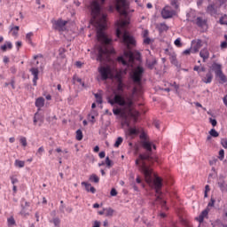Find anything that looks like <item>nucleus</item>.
I'll return each mask as SVG.
<instances>
[{
    "label": "nucleus",
    "instance_id": "1",
    "mask_svg": "<svg viewBox=\"0 0 227 227\" xmlns=\"http://www.w3.org/2000/svg\"><path fill=\"white\" fill-rule=\"evenodd\" d=\"M140 171L141 173H143L145 178V182L147 184H153L156 194H159L160 196V194H162V192L160 191L162 189V178L155 176V178L153 179V169H152V168H150V166H148L146 162L142 163V166L140 167Z\"/></svg>",
    "mask_w": 227,
    "mask_h": 227
},
{
    "label": "nucleus",
    "instance_id": "2",
    "mask_svg": "<svg viewBox=\"0 0 227 227\" xmlns=\"http://www.w3.org/2000/svg\"><path fill=\"white\" fill-rule=\"evenodd\" d=\"M107 20V14L103 13L101 15V18L99 19V22H101L102 24H99V27H101L100 29L98 30L97 32V37L98 42H101V43H103L104 45H111V43L113 42L112 38H109L106 33H104V27H106V22Z\"/></svg>",
    "mask_w": 227,
    "mask_h": 227
},
{
    "label": "nucleus",
    "instance_id": "3",
    "mask_svg": "<svg viewBox=\"0 0 227 227\" xmlns=\"http://www.w3.org/2000/svg\"><path fill=\"white\" fill-rule=\"evenodd\" d=\"M108 104L111 106H114V104H118V106H121V107H125L126 109H130L132 106H134V101H132V98H123L121 94H115L114 97V99H111V98H107Z\"/></svg>",
    "mask_w": 227,
    "mask_h": 227
},
{
    "label": "nucleus",
    "instance_id": "4",
    "mask_svg": "<svg viewBox=\"0 0 227 227\" xmlns=\"http://www.w3.org/2000/svg\"><path fill=\"white\" fill-rule=\"evenodd\" d=\"M142 146L146 153L139 154L140 160H148V162H153L154 159L152 157V147L153 150H157V146L152 144L150 141L144 140L142 141Z\"/></svg>",
    "mask_w": 227,
    "mask_h": 227
},
{
    "label": "nucleus",
    "instance_id": "5",
    "mask_svg": "<svg viewBox=\"0 0 227 227\" xmlns=\"http://www.w3.org/2000/svg\"><path fill=\"white\" fill-rule=\"evenodd\" d=\"M115 35H116L117 38H121V35H122V42H123V43H125V45H127V47H129L130 45L132 47H136V39L134 38V36L130 35V34H129V32L125 31L122 34L121 29H120V27H118V28H116Z\"/></svg>",
    "mask_w": 227,
    "mask_h": 227
},
{
    "label": "nucleus",
    "instance_id": "6",
    "mask_svg": "<svg viewBox=\"0 0 227 227\" xmlns=\"http://www.w3.org/2000/svg\"><path fill=\"white\" fill-rule=\"evenodd\" d=\"M111 54H113V51L107 49V47H99L98 53L97 56V61H111Z\"/></svg>",
    "mask_w": 227,
    "mask_h": 227
},
{
    "label": "nucleus",
    "instance_id": "7",
    "mask_svg": "<svg viewBox=\"0 0 227 227\" xmlns=\"http://www.w3.org/2000/svg\"><path fill=\"white\" fill-rule=\"evenodd\" d=\"M145 74V68L141 66H137L131 73L130 78L133 82L139 84L143 79V74Z\"/></svg>",
    "mask_w": 227,
    "mask_h": 227
},
{
    "label": "nucleus",
    "instance_id": "8",
    "mask_svg": "<svg viewBox=\"0 0 227 227\" xmlns=\"http://www.w3.org/2000/svg\"><path fill=\"white\" fill-rule=\"evenodd\" d=\"M98 72L101 76V81H107V79H113L114 75L113 74V69L109 66H101L98 68Z\"/></svg>",
    "mask_w": 227,
    "mask_h": 227
},
{
    "label": "nucleus",
    "instance_id": "9",
    "mask_svg": "<svg viewBox=\"0 0 227 227\" xmlns=\"http://www.w3.org/2000/svg\"><path fill=\"white\" fill-rule=\"evenodd\" d=\"M211 70L215 72L216 77H219L223 82H226V76L223 74L221 64L214 62L211 66Z\"/></svg>",
    "mask_w": 227,
    "mask_h": 227
},
{
    "label": "nucleus",
    "instance_id": "10",
    "mask_svg": "<svg viewBox=\"0 0 227 227\" xmlns=\"http://www.w3.org/2000/svg\"><path fill=\"white\" fill-rule=\"evenodd\" d=\"M91 15H92V19H94V20H97L100 15V4H98V2L94 1L91 4Z\"/></svg>",
    "mask_w": 227,
    "mask_h": 227
},
{
    "label": "nucleus",
    "instance_id": "11",
    "mask_svg": "<svg viewBox=\"0 0 227 227\" xmlns=\"http://www.w3.org/2000/svg\"><path fill=\"white\" fill-rule=\"evenodd\" d=\"M67 24H68V21L59 19L53 22V28L57 31H63V27H65Z\"/></svg>",
    "mask_w": 227,
    "mask_h": 227
},
{
    "label": "nucleus",
    "instance_id": "12",
    "mask_svg": "<svg viewBox=\"0 0 227 227\" xmlns=\"http://www.w3.org/2000/svg\"><path fill=\"white\" fill-rule=\"evenodd\" d=\"M173 15H175V11L173 10H168L164 8L161 11V17H163V19H171V17H173Z\"/></svg>",
    "mask_w": 227,
    "mask_h": 227
},
{
    "label": "nucleus",
    "instance_id": "13",
    "mask_svg": "<svg viewBox=\"0 0 227 227\" xmlns=\"http://www.w3.org/2000/svg\"><path fill=\"white\" fill-rule=\"evenodd\" d=\"M213 79H214V74H212V70H208L206 76L202 77V82H205V84H210Z\"/></svg>",
    "mask_w": 227,
    "mask_h": 227
},
{
    "label": "nucleus",
    "instance_id": "14",
    "mask_svg": "<svg viewBox=\"0 0 227 227\" xmlns=\"http://www.w3.org/2000/svg\"><path fill=\"white\" fill-rule=\"evenodd\" d=\"M193 23L196 24L198 27H205V26H207V20H204L201 17H197Z\"/></svg>",
    "mask_w": 227,
    "mask_h": 227
},
{
    "label": "nucleus",
    "instance_id": "15",
    "mask_svg": "<svg viewBox=\"0 0 227 227\" xmlns=\"http://www.w3.org/2000/svg\"><path fill=\"white\" fill-rule=\"evenodd\" d=\"M207 13L214 17V15H217V8H215V4H209L207 8Z\"/></svg>",
    "mask_w": 227,
    "mask_h": 227
},
{
    "label": "nucleus",
    "instance_id": "16",
    "mask_svg": "<svg viewBox=\"0 0 227 227\" xmlns=\"http://www.w3.org/2000/svg\"><path fill=\"white\" fill-rule=\"evenodd\" d=\"M200 58H202L203 62L205 63L207 59H208L210 52H208V50L207 48H204L200 51Z\"/></svg>",
    "mask_w": 227,
    "mask_h": 227
},
{
    "label": "nucleus",
    "instance_id": "17",
    "mask_svg": "<svg viewBox=\"0 0 227 227\" xmlns=\"http://www.w3.org/2000/svg\"><path fill=\"white\" fill-rule=\"evenodd\" d=\"M82 185H84L87 192H91L92 194H95V192H97V189H95V187L91 186V184H90V183L82 182Z\"/></svg>",
    "mask_w": 227,
    "mask_h": 227
},
{
    "label": "nucleus",
    "instance_id": "18",
    "mask_svg": "<svg viewBox=\"0 0 227 227\" xmlns=\"http://www.w3.org/2000/svg\"><path fill=\"white\" fill-rule=\"evenodd\" d=\"M35 107H37L39 110L42 109V107H43V106H45V98H43V97L37 98L35 99Z\"/></svg>",
    "mask_w": 227,
    "mask_h": 227
},
{
    "label": "nucleus",
    "instance_id": "19",
    "mask_svg": "<svg viewBox=\"0 0 227 227\" xmlns=\"http://www.w3.org/2000/svg\"><path fill=\"white\" fill-rule=\"evenodd\" d=\"M192 43H195L192 47L193 52H200V49H201L202 46V41L200 39H198L197 41H192Z\"/></svg>",
    "mask_w": 227,
    "mask_h": 227
},
{
    "label": "nucleus",
    "instance_id": "20",
    "mask_svg": "<svg viewBox=\"0 0 227 227\" xmlns=\"http://www.w3.org/2000/svg\"><path fill=\"white\" fill-rule=\"evenodd\" d=\"M20 27L19 26H10V32L12 33V36H19V30Z\"/></svg>",
    "mask_w": 227,
    "mask_h": 227
},
{
    "label": "nucleus",
    "instance_id": "21",
    "mask_svg": "<svg viewBox=\"0 0 227 227\" xmlns=\"http://www.w3.org/2000/svg\"><path fill=\"white\" fill-rule=\"evenodd\" d=\"M113 113L115 116H121V118H125V113L120 108H114Z\"/></svg>",
    "mask_w": 227,
    "mask_h": 227
},
{
    "label": "nucleus",
    "instance_id": "22",
    "mask_svg": "<svg viewBox=\"0 0 227 227\" xmlns=\"http://www.w3.org/2000/svg\"><path fill=\"white\" fill-rule=\"evenodd\" d=\"M170 63L176 67V68H180V63H178V59H176V55H172L170 57Z\"/></svg>",
    "mask_w": 227,
    "mask_h": 227
},
{
    "label": "nucleus",
    "instance_id": "23",
    "mask_svg": "<svg viewBox=\"0 0 227 227\" xmlns=\"http://www.w3.org/2000/svg\"><path fill=\"white\" fill-rule=\"evenodd\" d=\"M156 200H157V201H160L162 210H169V207H168V206H166V200H162L160 196H158Z\"/></svg>",
    "mask_w": 227,
    "mask_h": 227
},
{
    "label": "nucleus",
    "instance_id": "24",
    "mask_svg": "<svg viewBox=\"0 0 227 227\" xmlns=\"http://www.w3.org/2000/svg\"><path fill=\"white\" fill-rule=\"evenodd\" d=\"M90 182H94V184H98L100 182V178L98 177L97 174H92L89 178Z\"/></svg>",
    "mask_w": 227,
    "mask_h": 227
},
{
    "label": "nucleus",
    "instance_id": "25",
    "mask_svg": "<svg viewBox=\"0 0 227 227\" xmlns=\"http://www.w3.org/2000/svg\"><path fill=\"white\" fill-rule=\"evenodd\" d=\"M105 212L106 217H113V214H114V209L111 207L105 208Z\"/></svg>",
    "mask_w": 227,
    "mask_h": 227
},
{
    "label": "nucleus",
    "instance_id": "26",
    "mask_svg": "<svg viewBox=\"0 0 227 227\" xmlns=\"http://www.w3.org/2000/svg\"><path fill=\"white\" fill-rule=\"evenodd\" d=\"M30 72L32 74V75H34V78H38V74H40V71L38 70V68L36 67H32L30 68Z\"/></svg>",
    "mask_w": 227,
    "mask_h": 227
},
{
    "label": "nucleus",
    "instance_id": "27",
    "mask_svg": "<svg viewBox=\"0 0 227 227\" xmlns=\"http://www.w3.org/2000/svg\"><path fill=\"white\" fill-rule=\"evenodd\" d=\"M157 64V59H153L152 61H149L147 63V68H149V70H153V67H155V65Z\"/></svg>",
    "mask_w": 227,
    "mask_h": 227
},
{
    "label": "nucleus",
    "instance_id": "28",
    "mask_svg": "<svg viewBox=\"0 0 227 227\" xmlns=\"http://www.w3.org/2000/svg\"><path fill=\"white\" fill-rule=\"evenodd\" d=\"M129 136H137L139 134V130H137L136 128H129Z\"/></svg>",
    "mask_w": 227,
    "mask_h": 227
},
{
    "label": "nucleus",
    "instance_id": "29",
    "mask_svg": "<svg viewBox=\"0 0 227 227\" xmlns=\"http://www.w3.org/2000/svg\"><path fill=\"white\" fill-rule=\"evenodd\" d=\"M50 223H53L55 227H59V224H61V220L59 218L56 217L50 221Z\"/></svg>",
    "mask_w": 227,
    "mask_h": 227
},
{
    "label": "nucleus",
    "instance_id": "30",
    "mask_svg": "<svg viewBox=\"0 0 227 227\" xmlns=\"http://www.w3.org/2000/svg\"><path fill=\"white\" fill-rule=\"evenodd\" d=\"M219 24H221L222 26H227V16H222L219 20Z\"/></svg>",
    "mask_w": 227,
    "mask_h": 227
},
{
    "label": "nucleus",
    "instance_id": "31",
    "mask_svg": "<svg viewBox=\"0 0 227 227\" xmlns=\"http://www.w3.org/2000/svg\"><path fill=\"white\" fill-rule=\"evenodd\" d=\"M34 35L33 32H29L26 35V39L28 42V43H30V45H33V40L31 39V37Z\"/></svg>",
    "mask_w": 227,
    "mask_h": 227
},
{
    "label": "nucleus",
    "instance_id": "32",
    "mask_svg": "<svg viewBox=\"0 0 227 227\" xmlns=\"http://www.w3.org/2000/svg\"><path fill=\"white\" fill-rule=\"evenodd\" d=\"M121 143H123V137H119L117 138V140L115 141L114 146L115 148H119V147H120V145H121Z\"/></svg>",
    "mask_w": 227,
    "mask_h": 227
},
{
    "label": "nucleus",
    "instance_id": "33",
    "mask_svg": "<svg viewBox=\"0 0 227 227\" xmlns=\"http://www.w3.org/2000/svg\"><path fill=\"white\" fill-rule=\"evenodd\" d=\"M117 61H119V63H121L124 67H127V65H129V62H127V60H125L123 56L118 57Z\"/></svg>",
    "mask_w": 227,
    "mask_h": 227
},
{
    "label": "nucleus",
    "instance_id": "34",
    "mask_svg": "<svg viewBox=\"0 0 227 227\" xmlns=\"http://www.w3.org/2000/svg\"><path fill=\"white\" fill-rule=\"evenodd\" d=\"M114 79H116V81H117L118 83L123 82V76H121V73H117V74L114 75Z\"/></svg>",
    "mask_w": 227,
    "mask_h": 227
},
{
    "label": "nucleus",
    "instance_id": "35",
    "mask_svg": "<svg viewBox=\"0 0 227 227\" xmlns=\"http://www.w3.org/2000/svg\"><path fill=\"white\" fill-rule=\"evenodd\" d=\"M15 166L17 168H24V166H26V162L22 161V160H15Z\"/></svg>",
    "mask_w": 227,
    "mask_h": 227
},
{
    "label": "nucleus",
    "instance_id": "36",
    "mask_svg": "<svg viewBox=\"0 0 227 227\" xmlns=\"http://www.w3.org/2000/svg\"><path fill=\"white\" fill-rule=\"evenodd\" d=\"M94 97H95V98H96V102L98 103V104H102V94H98V93H96V94H94Z\"/></svg>",
    "mask_w": 227,
    "mask_h": 227
},
{
    "label": "nucleus",
    "instance_id": "37",
    "mask_svg": "<svg viewBox=\"0 0 227 227\" xmlns=\"http://www.w3.org/2000/svg\"><path fill=\"white\" fill-rule=\"evenodd\" d=\"M123 88H125V83L122 82H119L117 84V91H120L121 93H123Z\"/></svg>",
    "mask_w": 227,
    "mask_h": 227
},
{
    "label": "nucleus",
    "instance_id": "38",
    "mask_svg": "<svg viewBox=\"0 0 227 227\" xmlns=\"http://www.w3.org/2000/svg\"><path fill=\"white\" fill-rule=\"evenodd\" d=\"M116 10L121 15H127V11L125 9L121 10V6L116 5Z\"/></svg>",
    "mask_w": 227,
    "mask_h": 227
},
{
    "label": "nucleus",
    "instance_id": "39",
    "mask_svg": "<svg viewBox=\"0 0 227 227\" xmlns=\"http://www.w3.org/2000/svg\"><path fill=\"white\" fill-rule=\"evenodd\" d=\"M77 141H82V131L81 129L76 130Z\"/></svg>",
    "mask_w": 227,
    "mask_h": 227
},
{
    "label": "nucleus",
    "instance_id": "40",
    "mask_svg": "<svg viewBox=\"0 0 227 227\" xmlns=\"http://www.w3.org/2000/svg\"><path fill=\"white\" fill-rule=\"evenodd\" d=\"M209 134L212 137H219V132H217L215 130V129H212L210 131H209Z\"/></svg>",
    "mask_w": 227,
    "mask_h": 227
},
{
    "label": "nucleus",
    "instance_id": "41",
    "mask_svg": "<svg viewBox=\"0 0 227 227\" xmlns=\"http://www.w3.org/2000/svg\"><path fill=\"white\" fill-rule=\"evenodd\" d=\"M117 5L121 6V8H125L127 6L126 0H117Z\"/></svg>",
    "mask_w": 227,
    "mask_h": 227
},
{
    "label": "nucleus",
    "instance_id": "42",
    "mask_svg": "<svg viewBox=\"0 0 227 227\" xmlns=\"http://www.w3.org/2000/svg\"><path fill=\"white\" fill-rule=\"evenodd\" d=\"M218 187H220V190L222 191V192H224L226 189V187L224 186V180L218 182Z\"/></svg>",
    "mask_w": 227,
    "mask_h": 227
},
{
    "label": "nucleus",
    "instance_id": "43",
    "mask_svg": "<svg viewBox=\"0 0 227 227\" xmlns=\"http://www.w3.org/2000/svg\"><path fill=\"white\" fill-rule=\"evenodd\" d=\"M7 223H8V226H14L15 218H13V216H11L10 218L7 219Z\"/></svg>",
    "mask_w": 227,
    "mask_h": 227
},
{
    "label": "nucleus",
    "instance_id": "44",
    "mask_svg": "<svg viewBox=\"0 0 227 227\" xmlns=\"http://www.w3.org/2000/svg\"><path fill=\"white\" fill-rule=\"evenodd\" d=\"M20 143L22 145V146L26 147L27 146V139L26 138V137H22L20 139Z\"/></svg>",
    "mask_w": 227,
    "mask_h": 227
},
{
    "label": "nucleus",
    "instance_id": "45",
    "mask_svg": "<svg viewBox=\"0 0 227 227\" xmlns=\"http://www.w3.org/2000/svg\"><path fill=\"white\" fill-rule=\"evenodd\" d=\"M26 207H29V202L25 201V206L24 204H21V208H22V210L20 211L21 215H24V214H26V211H24Z\"/></svg>",
    "mask_w": 227,
    "mask_h": 227
},
{
    "label": "nucleus",
    "instance_id": "46",
    "mask_svg": "<svg viewBox=\"0 0 227 227\" xmlns=\"http://www.w3.org/2000/svg\"><path fill=\"white\" fill-rule=\"evenodd\" d=\"M106 168H112L113 166V161L109 159V156L106 158Z\"/></svg>",
    "mask_w": 227,
    "mask_h": 227
},
{
    "label": "nucleus",
    "instance_id": "47",
    "mask_svg": "<svg viewBox=\"0 0 227 227\" xmlns=\"http://www.w3.org/2000/svg\"><path fill=\"white\" fill-rule=\"evenodd\" d=\"M210 191V185L207 184L205 186L204 198H208V192Z\"/></svg>",
    "mask_w": 227,
    "mask_h": 227
},
{
    "label": "nucleus",
    "instance_id": "48",
    "mask_svg": "<svg viewBox=\"0 0 227 227\" xmlns=\"http://www.w3.org/2000/svg\"><path fill=\"white\" fill-rule=\"evenodd\" d=\"M174 43L176 47H182V40L180 38L176 39Z\"/></svg>",
    "mask_w": 227,
    "mask_h": 227
},
{
    "label": "nucleus",
    "instance_id": "49",
    "mask_svg": "<svg viewBox=\"0 0 227 227\" xmlns=\"http://www.w3.org/2000/svg\"><path fill=\"white\" fill-rule=\"evenodd\" d=\"M218 159H220L221 160H224V151H223V149H221V150L219 151Z\"/></svg>",
    "mask_w": 227,
    "mask_h": 227
},
{
    "label": "nucleus",
    "instance_id": "50",
    "mask_svg": "<svg viewBox=\"0 0 227 227\" xmlns=\"http://www.w3.org/2000/svg\"><path fill=\"white\" fill-rule=\"evenodd\" d=\"M65 52H67V50H65V48H60L59 50V56H61L62 58H65Z\"/></svg>",
    "mask_w": 227,
    "mask_h": 227
},
{
    "label": "nucleus",
    "instance_id": "51",
    "mask_svg": "<svg viewBox=\"0 0 227 227\" xmlns=\"http://www.w3.org/2000/svg\"><path fill=\"white\" fill-rule=\"evenodd\" d=\"M200 215L205 218L207 215H208V208L204 209L201 213Z\"/></svg>",
    "mask_w": 227,
    "mask_h": 227
},
{
    "label": "nucleus",
    "instance_id": "52",
    "mask_svg": "<svg viewBox=\"0 0 227 227\" xmlns=\"http://www.w3.org/2000/svg\"><path fill=\"white\" fill-rule=\"evenodd\" d=\"M151 42H152V39H150V37H145L144 38V44L145 45H150Z\"/></svg>",
    "mask_w": 227,
    "mask_h": 227
},
{
    "label": "nucleus",
    "instance_id": "53",
    "mask_svg": "<svg viewBox=\"0 0 227 227\" xmlns=\"http://www.w3.org/2000/svg\"><path fill=\"white\" fill-rule=\"evenodd\" d=\"M11 182L12 185H15V184H19V179H17V177L11 176Z\"/></svg>",
    "mask_w": 227,
    "mask_h": 227
},
{
    "label": "nucleus",
    "instance_id": "54",
    "mask_svg": "<svg viewBox=\"0 0 227 227\" xmlns=\"http://www.w3.org/2000/svg\"><path fill=\"white\" fill-rule=\"evenodd\" d=\"M136 182L137 184H140L142 187H145V184H143V180H141V177L139 176H137V177L136 178Z\"/></svg>",
    "mask_w": 227,
    "mask_h": 227
},
{
    "label": "nucleus",
    "instance_id": "55",
    "mask_svg": "<svg viewBox=\"0 0 227 227\" xmlns=\"http://www.w3.org/2000/svg\"><path fill=\"white\" fill-rule=\"evenodd\" d=\"M168 25H166L165 23L160 24V30L161 31H168Z\"/></svg>",
    "mask_w": 227,
    "mask_h": 227
},
{
    "label": "nucleus",
    "instance_id": "56",
    "mask_svg": "<svg viewBox=\"0 0 227 227\" xmlns=\"http://www.w3.org/2000/svg\"><path fill=\"white\" fill-rule=\"evenodd\" d=\"M209 121L213 127H215L217 125V120L209 118Z\"/></svg>",
    "mask_w": 227,
    "mask_h": 227
},
{
    "label": "nucleus",
    "instance_id": "57",
    "mask_svg": "<svg viewBox=\"0 0 227 227\" xmlns=\"http://www.w3.org/2000/svg\"><path fill=\"white\" fill-rule=\"evenodd\" d=\"M10 85L12 86V90H15V77L11 79Z\"/></svg>",
    "mask_w": 227,
    "mask_h": 227
},
{
    "label": "nucleus",
    "instance_id": "58",
    "mask_svg": "<svg viewBox=\"0 0 227 227\" xmlns=\"http://www.w3.org/2000/svg\"><path fill=\"white\" fill-rule=\"evenodd\" d=\"M215 204V199L211 198L210 201L207 204V207H214Z\"/></svg>",
    "mask_w": 227,
    "mask_h": 227
},
{
    "label": "nucleus",
    "instance_id": "59",
    "mask_svg": "<svg viewBox=\"0 0 227 227\" xmlns=\"http://www.w3.org/2000/svg\"><path fill=\"white\" fill-rule=\"evenodd\" d=\"M110 196H118V192L113 188L110 192Z\"/></svg>",
    "mask_w": 227,
    "mask_h": 227
},
{
    "label": "nucleus",
    "instance_id": "60",
    "mask_svg": "<svg viewBox=\"0 0 227 227\" xmlns=\"http://www.w3.org/2000/svg\"><path fill=\"white\" fill-rule=\"evenodd\" d=\"M176 2H177V0H172L170 2L171 6H174L176 8V10H177V8H178V4H176Z\"/></svg>",
    "mask_w": 227,
    "mask_h": 227
},
{
    "label": "nucleus",
    "instance_id": "61",
    "mask_svg": "<svg viewBox=\"0 0 227 227\" xmlns=\"http://www.w3.org/2000/svg\"><path fill=\"white\" fill-rule=\"evenodd\" d=\"M88 118L91 123H95V115L88 114Z\"/></svg>",
    "mask_w": 227,
    "mask_h": 227
},
{
    "label": "nucleus",
    "instance_id": "62",
    "mask_svg": "<svg viewBox=\"0 0 227 227\" xmlns=\"http://www.w3.org/2000/svg\"><path fill=\"white\" fill-rule=\"evenodd\" d=\"M5 44L7 45V49H10V50L13 49V44H12V42L6 41Z\"/></svg>",
    "mask_w": 227,
    "mask_h": 227
},
{
    "label": "nucleus",
    "instance_id": "63",
    "mask_svg": "<svg viewBox=\"0 0 227 227\" xmlns=\"http://www.w3.org/2000/svg\"><path fill=\"white\" fill-rule=\"evenodd\" d=\"M149 33H150V32H149L147 29L144 30V31H143V34H142L143 38H148Z\"/></svg>",
    "mask_w": 227,
    "mask_h": 227
},
{
    "label": "nucleus",
    "instance_id": "64",
    "mask_svg": "<svg viewBox=\"0 0 227 227\" xmlns=\"http://www.w3.org/2000/svg\"><path fill=\"white\" fill-rule=\"evenodd\" d=\"M221 145H222V146H223L224 148H227V140H226V139H222Z\"/></svg>",
    "mask_w": 227,
    "mask_h": 227
}]
</instances>
